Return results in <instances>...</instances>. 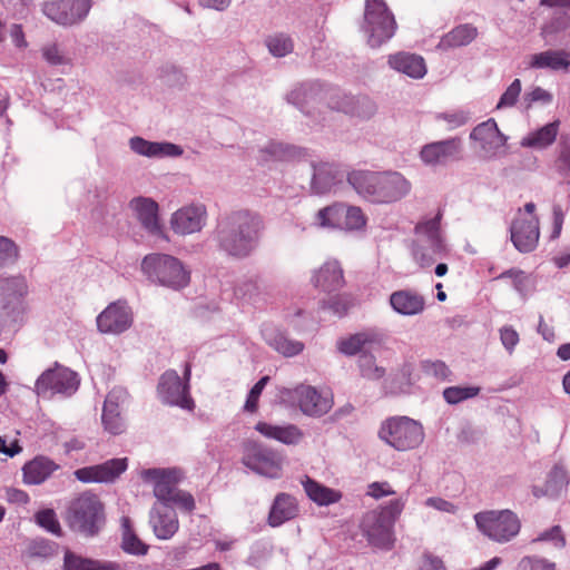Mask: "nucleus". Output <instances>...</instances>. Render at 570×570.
<instances>
[{"instance_id":"obj_1","label":"nucleus","mask_w":570,"mask_h":570,"mask_svg":"<svg viewBox=\"0 0 570 570\" xmlns=\"http://www.w3.org/2000/svg\"><path fill=\"white\" fill-rule=\"evenodd\" d=\"M264 222L249 210H237L222 218L215 230L218 249L227 256L243 259L259 245Z\"/></svg>"},{"instance_id":"obj_2","label":"nucleus","mask_w":570,"mask_h":570,"mask_svg":"<svg viewBox=\"0 0 570 570\" xmlns=\"http://www.w3.org/2000/svg\"><path fill=\"white\" fill-rule=\"evenodd\" d=\"M347 181L361 197L375 204L397 202L411 190V183L397 171L353 170Z\"/></svg>"},{"instance_id":"obj_3","label":"nucleus","mask_w":570,"mask_h":570,"mask_svg":"<svg viewBox=\"0 0 570 570\" xmlns=\"http://www.w3.org/2000/svg\"><path fill=\"white\" fill-rule=\"evenodd\" d=\"M65 521L72 532L81 537H97L106 524L105 505L97 494L86 491L70 501Z\"/></svg>"},{"instance_id":"obj_4","label":"nucleus","mask_w":570,"mask_h":570,"mask_svg":"<svg viewBox=\"0 0 570 570\" xmlns=\"http://www.w3.org/2000/svg\"><path fill=\"white\" fill-rule=\"evenodd\" d=\"M397 23L384 0H365L361 30L371 48H379L393 38Z\"/></svg>"},{"instance_id":"obj_5","label":"nucleus","mask_w":570,"mask_h":570,"mask_svg":"<svg viewBox=\"0 0 570 570\" xmlns=\"http://www.w3.org/2000/svg\"><path fill=\"white\" fill-rule=\"evenodd\" d=\"M379 436L396 451H410L423 443L424 429L409 416H393L382 422Z\"/></svg>"},{"instance_id":"obj_6","label":"nucleus","mask_w":570,"mask_h":570,"mask_svg":"<svg viewBox=\"0 0 570 570\" xmlns=\"http://www.w3.org/2000/svg\"><path fill=\"white\" fill-rule=\"evenodd\" d=\"M474 520L480 532L499 543L511 541L521 528L519 518L510 510L482 511L474 514Z\"/></svg>"},{"instance_id":"obj_7","label":"nucleus","mask_w":570,"mask_h":570,"mask_svg":"<svg viewBox=\"0 0 570 570\" xmlns=\"http://www.w3.org/2000/svg\"><path fill=\"white\" fill-rule=\"evenodd\" d=\"M242 463L253 472L269 479H278L282 475L283 458L272 448L256 441H247L244 444Z\"/></svg>"},{"instance_id":"obj_8","label":"nucleus","mask_w":570,"mask_h":570,"mask_svg":"<svg viewBox=\"0 0 570 570\" xmlns=\"http://www.w3.org/2000/svg\"><path fill=\"white\" fill-rule=\"evenodd\" d=\"M80 384L78 374L58 362L46 370L36 381V392L46 397L49 393L71 395Z\"/></svg>"},{"instance_id":"obj_9","label":"nucleus","mask_w":570,"mask_h":570,"mask_svg":"<svg viewBox=\"0 0 570 570\" xmlns=\"http://www.w3.org/2000/svg\"><path fill=\"white\" fill-rule=\"evenodd\" d=\"M91 0H49L42 3V13L62 27L80 24L91 9Z\"/></svg>"},{"instance_id":"obj_10","label":"nucleus","mask_w":570,"mask_h":570,"mask_svg":"<svg viewBox=\"0 0 570 570\" xmlns=\"http://www.w3.org/2000/svg\"><path fill=\"white\" fill-rule=\"evenodd\" d=\"M321 226L341 230H360L366 225V217L357 206L333 204L317 213Z\"/></svg>"},{"instance_id":"obj_11","label":"nucleus","mask_w":570,"mask_h":570,"mask_svg":"<svg viewBox=\"0 0 570 570\" xmlns=\"http://www.w3.org/2000/svg\"><path fill=\"white\" fill-rule=\"evenodd\" d=\"M141 271L155 284L178 289V259L171 255L153 253L142 258Z\"/></svg>"},{"instance_id":"obj_12","label":"nucleus","mask_w":570,"mask_h":570,"mask_svg":"<svg viewBox=\"0 0 570 570\" xmlns=\"http://www.w3.org/2000/svg\"><path fill=\"white\" fill-rule=\"evenodd\" d=\"M145 483L154 485V495L157 504H178V469L177 468H151L140 472Z\"/></svg>"},{"instance_id":"obj_13","label":"nucleus","mask_w":570,"mask_h":570,"mask_svg":"<svg viewBox=\"0 0 570 570\" xmlns=\"http://www.w3.org/2000/svg\"><path fill=\"white\" fill-rule=\"evenodd\" d=\"M136 219L142 229L158 242H169L165 226L160 223L159 206L153 198L138 196L134 197L129 204Z\"/></svg>"},{"instance_id":"obj_14","label":"nucleus","mask_w":570,"mask_h":570,"mask_svg":"<svg viewBox=\"0 0 570 570\" xmlns=\"http://www.w3.org/2000/svg\"><path fill=\"white\" fill-rule=\"evenodd\" d=\"M392 521L375 510L364 514L361 530L367 542L380 549L390 550L395 541Z\"/></svg>"},{"instance_id":"obj_15","label":"nucleus","mask_w":570,"mask_h":570,"mask_svg":"<svg viewBox=\"0 0 570 570\" xmlns=\"http://www.w3.org/2000/svg\"><path fill=\"white\" fill-rule=\"evenodd\" d=\"M462 153V142L458 137L425 144L420 150L421 161L432 168L444 167L459 160Z\"/></svg>"},{"instance_id":"obj_16","label":"nucleus","mask_w":570,"mask_h":570,"mask_svg":"<svg viewBox=\"0 0 570 570\" xmlns=\"http://www.w3.org/2000/svg\"><path fill=\"white\" fill-rule=\"evenodd\" d=\"M470 139L479 146L484 159H493L503 153L507 137L500 131L497 121L490 118L473 128Z\"/></svg>"},{"instance_id":"obj_17","label":"nucleus","mask_w":570,"mask_h":570,"mask_svg":"<svg viewBox=\"0 0 570 570\" xmlns=\"http://www.w3.org/2000/svg\"><path fill=\"white\" fill-rule=\"evenodd\" d=\"M131 325L132 312L126 301L110 303L97 316V327L104 334H120Z\"/></svg>"},{"instance_id":"obj_18","label":"nucleus","mask_w":570,"mask_h":570,"mask_svg":"<svg viewBox=\"0 0 570 570\" xmlns=\"http://www.w3.org/2000/svg\"><path fill=\"white\" fill-rule=\"evenodd\" d=\"M127 459H110L100 464L83 466L75 471V476L83 483H112L127 470Z\"/></svg>"},{"instance_id":"obj_19","label":"nucleus","mask_w":570,"mask_h":570,"mask_svg":"<svg viewBox=\"0 0 570 570\" xmlns=\"http://www.w3.org/2000/svg\"><path fill=\"white\" fill-rule=\"evenodd\" d=\"M327 105L331 109L363 119H368L376 112V105L371 98L366 96L354 97L340 90H335L331 95Z\"/></svg>"},{"instance_id":"obj_20","label":"nucleus","mask_w":570,"mask_h":570,"mask_svg":"<svg viewBox=\"0 0 570 570\" xmlns=\"http://www.w3.org/2000/svg\"><path fill=\"white\" fill-rule=\"evenodd\" d=\"M510 234L514 247L520 253L532 252L540 236L539 218L537 216L515 218L511 224Z\"/></svg>"},{"instance_id":"obj_21","label":"nucleus","mask_w":570,"mask_h":570,"mask_svg":"<svg viewBox=\"0 0 570 570\" xmlns=\"http://www.w3.org/2000/svg\"><path fill=\"white\" fill-rule=\"evenodd\" d=\"M527 68L551 72H570V51L566 49H547L527 58Z\"/></svg>"},{"instance_id":"obj_22","label":"nucleus","mask_w":570,"mask_h":570,"mask_svg":"<svg viewBox=\"0 0 570 570\" xmlns=\"http://www.w3.org/2000/svg\"><path fill=\"white\" fill-rule=\"evenodd\" d=\"M295 397L299 410L307 416L321 417L333 406L331 395L321 394L315 387L301 385L295 389Z\"/></svg>"},{"instance_id":"obj_23","label":"nucleus","mask_w":570,"mask_h":570,"mask_svg":"<svg viewBox=\"0 0 570 570\" xmlns=\"http://www.w3.org/2000/svg\"><path fill=\"white\" fill-rule=\"evenodd\" d=\"M313 177L311 187L317 195L330 193L334 187L342 184L350 173H347L341 165L321 163L313 164Z\"/></svg>"},{"instance_id":"obj_24","label":"nucleus","mask_w":570,"mask_h":570,"mask_svg":"<svg viewBox=\"0 0 570 570\" xmlns=\"http://www.w3.org/2000/svg\"><path fill=\"white\" fill-rule=\"evenodd\" d=\"M150 524L157 538H171L178 530L175 505L155 504L150 511Z\"/></svg>"},{"instance_id":"obj_25","label":"nucleus","mask_w":570,"mask_h":570,"mask_svg":"<svg viewBox=\"0 0 570 570\" xmlns=\"http://www.w3.org/2000/svg\"><path fill=\"white\" fill-rule=\"evenodd\" d=\"M390 305L402 316H415L424 312L425 298L414 289H399L390 295Z\"/></svg>"},{"instance_id":"obj_26","label":"nucleus","mask_w":570,"mask_h":570,"mask_svg":"<svg viewBox=\"0 0 570 570\" xmlns=\"http://www.w3.org/2000/svg\"><path fill=\"white\" fill-rule=\"evenodd\" d=\"M334 91L335 90H332L328 94H324L322 87L318 83L306 82L301 83L292 89L286 99L289 104L296 106L303 112L308 114V111L305 109L308 105H318L326 98L330 101V97Z\"/></svg>"},{"instance_id":"obj_27","label":"nucleus","mask_w":570,"mask_h":570,"mask_svg":"<svg viewBox=\"0 0 570 570\" xmlns=\"http://www.w3.org/2000/svg\"><path fill=\"white\" fill-rule=\"evenodd\" d=\"M255 430L263 436L278 441L285 445H297L304 439V432L295 424L275 425L259 421Z\"/></svg>"},{"instance_id":"obj_28","label":"nucleus","mask_w":570,"mask_h":570,"mask_svg":"<svg viewBox=\"0 0 570 570\" xmlns=\"http://www.w3.org/2000/svg\"><path fill=\"white\" fill-rule=\"evenodd\" d=\"M315 287L326 293L341 289L344 286L343 269L337 261L325 262L312 277Z\"/></svg>"},{"instance_id":"obj_29","label":"nucleus","mask_w":570,"mask_h":570,"mask_svg":"<svg viewBox=\"0 0 570 570\" xmlns=\"http://www.w3.org/2000/svg\"><path fill=\"white\" fill-rule=\"evenodd\" d=\"M207 223V209L200 202L180 207V235L199 233Z\"/></svg>"},{"instance_id":"obj_30","label":"nucleus","mask_w":570,"mask_h":570,"mask_svg":"<svg viewBox=\"0 0 570 570\" xmlns=\"http://www.w3.org/2000/svg\"><path fill=\"white\" fill-rule=\"evenodd\" d=\"M540 36L547 42L570 37V13L561 9L553 11L541 24Z\"/></svg>"},{"instance_id":"obj_31","label":"nucleus","mask_w":570,"mask_h":570,"mask_svg":"<svg viewBox=\"0 0 570 570\" xmlns=\"http://www.w3.org/2000/svg\"><path fill=\"white\" fill-rule=\"evenodd\" d=\"M129 147L134 153L148 158H166L178 156V145L165 141H149L139 136H135L129 139Z\"/></svg>"},{"instance_id":"obj_32","label":"nucleus","mask_w":570,"mask_h":570,"mask_svg":"<svg viewBox=\"0 0 570 570\" xmlns=\"http://www.w3.org/2000/svg\"><path fill=\"white\" fill-rule=\"evenodd\" d=\"M297 513L298 507L295 498L288 493H278L271 507L267 523L273 528H277L294 519Z\"/></svg>"},{"instance_id":"obj_33","label":"nucleus","mask_w":570,"mask_h":570,"mask_svg":"<svg viewBox=\"0 0 570 570\" xmlns=\"http://www.w3.org/2000/svg\"><path fill=\"white\" fill-rule=\"evenodd\" d=\"M389 65L394 70L413 79H421L426 73L425 61L421 56L410 52H399L389 57Z\"/></svg>"},{"instance_id":"obj_34","label":"nucleus","mask_w":570,"mask_h":570,"mask_svg":"<svg viewBox=\"0 0 570 570\" xmlns=\"http://www.w3.org/2000/svg\"><path fill=\"white\" fill-rule=\"evenodd\" d=\"M415 233L425 237L434 255L443 256L446 253V245L441 235V214L415 226Z\"/></svg>"},{"instance_id":"obj_35","label":"nucleus","mask_w":570,"mask_h":570,"mask_svg":"<svg viewBox=\"0 0 570 570\" xmlns=\"http://www.w3.org/2000/svg\"><path fill=\"white\" fill-rule=\"evenodd\" d=\"M262 161H289L306 155V150L293 145L271 140L259 149Z\"/></svg>"},{"instance_id":"obj_36","label":"nucleus","mask_w":570,"mask_h":570,"mask_svg":"<svg viewBox=\"0 0 570 570\" xmlns=\"http://www.w3.org/2000/svg\"><path fill=\"white\" fill-rule=\"evenodd\" d=\"M118 400L119 395L116 390L109 392L106 396L101 415L105 430L114 435H118L125 430V423L120 415Z\"/></svg>"},{"instance_id":"obj_37","label":"nucleus","mask_w":570,"mask_h":570,"mask_svg":"<svg viewBox=\"0 0 570 570\" xmlns=\"http://www.w3.org/2000/svg\"><path fill=\"white\" fill-rule=\"evenodd\" d=\"M58 464L46 456H36L27 462L23 468V482L27 484L43 483L56 470Z\"/></svg>"},{"instance_id":"obj_38","label":"nucleus","mask_w":570,"mask_h":570,"mask_svg":"<svg viewBox=\"0 0 570 570\" xmlns=\"http://www.w3.org/2000/svg\"><path fill=\"white\" fill-rule=\"evenodd\" d=\"M28 294V284L22 275L0 277V297L3 308L19 303Z\"/></svg>"},{"instance_id":"obj_39","label":"nucleus","mask_w":570,"mask_h":570,"mask_svg":"<svg viewBox=\"0 0 570 570\" xmlns=\"http://www.w3.org/2000/svg\"><path fill=\"white\" fill-rule=\"evenodd\" d=\"M307 497L317 505H330L342 499V493L306 476L302 482Z\"/></svg>"},{"instance_id":"obj_40","label":"nucleus","mask_w":570,"mask_h":570,"mask_svg":"<svg viewBox=\"0 0 570 570\" xmlns=\"http://www.w3.org/2000/svg\"><path fill=\"white\" fill-rule=\"evenodd\" d=\"M478 37V29L471 23H462L445 33L440 47L443 49L459 48L470 45Z\"/></svg>"},{"instance_id":"obj_41","label":"nucleus","mask_w":570,"mask_h":570,"mask_svg":"<svg viewBox=\"0 0 570 570\" xmlns=\"http://www.w3.org/2000/svg\"><path fill=\"white\" fill-rule=\"evenodd\" d=\"M264 337L271 347L286 357L298 355L304 350L301 341L292 340L282 332L265 330Z\"/></svg>"},{"instance_id":"obj_42","label":"nucleus","mask_w":570,"mask_h":570,"mask_svg":"<svg viewBox=\"0 0 570 570\" xmlns=\"http://www.w3.org/2000/svg\"><path fill=\"white\" fill-rule=\"evenodd\" d=\"M559 120L549 122L541 127L540 129L530 132L525 136L521 145L523 147L543 149L548 146L552 145L556 141L558 131H559Z\"/></svg>"},{"instance_id":"obj_43","label":"nucleus","mask_w":570,"mask_h":570,"mask_svg":"<svg viewBox=\"0 0 570 570\" xmlns=\"http://www.w3.org/2000/svg\"><path fill=\"white\" fill-rule=\"evenodd\" d=\"M264 45L274 58H284L294 51L295 42L289 33L276 31L264 39Z\"/></svg>"},{"instance_id":"obj_44","label":"nucleus","mask_w":570,"mask_h":570,"mask_svg":"<svg viewBox=\"0 0 570 570\" xmlns=\"http://www.w3.org/2000/svg\"><path fill=\"white\" fill-rule=\"evenodd\" d=\"M65 570H119V566L112 562H99L82 558L71 551H66L63 559Z\"/></svg>"},{"instance_id":"obj_45","label":"nucleus","mask_w":570,"mask_h":570,"mask_svg":"<svg viewBox=\"0 0 570 570\" xmlns=\"http://www.w3.org/2000/svg\"><path fill=\"white\" fill-rule=\"evenodd\" d=\"M157 392L164 404L178 405V374L175 370H168L160 376Z\"/></svg>"},{"instance_id":"obj_46","label":"nucleus","mask_w":570,"mask_h":570,"mask_svg":"<svg viewBox=\"0 0 570 570\" xmlns=\"http://www.w3.org/2000/svg\"><path fill=\"white\" fill-rule=\"evenodd\" d=\"M568 483L569 479L566 469L560 464H556L549 472L544 490L541 493L549 497H558L568 487Z\"/></svg>"},{"instance_id":"obj_47","label":"nucleus","mask_w":570,"mask_h":570,"mask_svg":"<svg viewBox=\"0 0 570 570\" xmlns=\"http://www.w3.org/2000/svg\"><path fill=\"white\" fill-rule=\"evenodd\" d=\"M370 342V336L366 333H356L337 341V350L346 356H354L356 354L361 355L362 353H365V345Z\"/></svg>"},{"instance_id":"obj_48","label":"nucleus","mask_w":570,"mask_h":570,"mask_svg":"<svg viewBox=\"0 0 570 570\" xmlns=\"http://www.w3.org/2000/svg\"><path fill=\"white\" fill-rule=\"evenodd\" d=\"M479 386H449L443 391V397L449 404H458L479 395Z\"/></svg>"},{"instance_id":"obj_49","label":"nucleus","mask_w":570,"mask_h":570,"mask_svg":"<svg viewBox=\"0 0 570 570\" xmlns=\"http://www.w3.org/2000/svg\"><path fill=\"white\" fill-rule=\"evenodd\" d=\"M126 529L122 534V543L121 548L125 552L135 554V556H144L148 551V546L145 544L129 528L127 524L129 522L128 519H125Z\"/></svg>"},{"instance_id":"obj_50","label":"nucleus","mask_w":570,"mask_h":570,"mask_svg":"<svg viewBox=\"0 0 570 570\" xmlns=\"http://www.w3.org/2000/svg\"><path fill=\"white\" fill-rule=\"evenodd\" d=\"M361 375L367 380H380L385 375L384 367L375 364V357L371 353H362L358 357Z\"/></svg>"},{"instance_id":"obj_51","label":"nucleus","mask_w":570,"mask_h":570,"mask_svg":"<svg viewBox=\"0 0 570 570\" xmlns=\"http://www.w3.org/2000/svg\"><path fill=\"white\" fill-rule=\"evenodd\" d=\"M421 368L425 376L438 381H448L452 374L449 366L441 360H424L421 362Z\"/></svg>"},{"instance_id":"obj_52","label":"nucleus","mask_w":570,"mask_h":570,"mask_svg":"<svg viewBox=\"0 0 570 570\" xmlns=\"http://www.w3.org/2000/svg\"><path fill=\"white\" fill-rule=\"evenodd\" d=\"M435 119L444 121L449 130H454L470 121L471 112L465 109H452L438 114Z\"/></svg>"},{"instance_id":"obj_53","label":"nucleus","mask_w":570,"mask_h":570,"mask_svg":"<svg viewBox=\"0 0 570 570\" xmlns=\"http://www.w3.org/2000/svg\"><path fill=\"white\" fill-rule=\"evenodd\" d=\"M58 544L46 540V539H39L33 540L28 546V556L30 558H41V559H48L57 554Z\"/></svg>"},{"instance_id":"obj_54","label":"nucleus","mask_w":570,"mask_h":570,"mask_svg":"<svg viewBox=\"0 0 570 570\" xmlns=\"http://www.w3.org/2000/svg\"><path fill=\"white\" fill-rule=\"evenodd\" d=\"M37 523L48 532L60 537L62 534L57 514L52 509H45L36 513Z\"/></svg>"},{"instance_id":"obj_55","label":"nucleus","mask_w":570,"mask_h":570,"mask_svg":"<svg viewBox=\"0 0 570 570\" xmlns=\"http://www.w3.org/2000/svg\"><path fill=\"white\" fill-rule=\"evenodd\" d=\"M18 258L19 247L17 244L6 236H0V267L14 264Z\"/></svg>"},{"instance_id":"obj_56","label":"nucleus","mask_w":570,"mask_h":570,"mask_svg":"<svg viewBox=\"0 0 570 570\" xmlns=\"http://www.w3.org/2000/svg\"><path fill=\"white\" fill-rule=\"evenodd\" d=\"M521 92L520 79H514L499 99L497 109L513 107Z\"/></svg>"},{"instance_id":"obj_57","label":"nucleus","mask_w":570,"mask_h":570,"mask_svg":"<svg viewBox=\"0 0 570 570\" xmlns=\"http://www.w3.org/2000/svg\"><path fill=\"white\" fill-rule=\"evenodd\" d=\"M518 570H556V563L540 557H523Z\"/></svg>"},{"instance_id":"obj_58","label":"nucleus","mask_w":570,"mask_h":570,"mask_svg":"<svg viewBox=\"0 0 570 570\" xmlns=\"http://www.w3.org/2000/svg\"><path fill=\"white\" fill-rule=\"evenodd\" d=\"M549 541L551 542L556 548L562 549L566 546V539L562 533L560 525H553L549 530H546L541 532L537 538L532 540L533 543L535 542H544Z\"/></svg>"},{"instance_id":"obj_59","label":"nucleus","mask_w":570,"mask_h":570,"mask_svg":"<svg viewBox=\"0 0 570 570\" xmlns=\"http://www.w3.org/2000/svg\"><path fill=\"white\" fill-rule=\"evenodd\" d=\"M268 381L269 376H263L250 389L244 405L245 411L255 412L257 410L259 396Z\"/></svg>"},{"instance_id":"obj_60","label":"nucleus","mask_w":570,"mask_h":570,"mask_svg":"<svg viewBox=\"0 0 570 570\" xmlns=\"http://www.w3.org/2000/svg\"><path fill=\"white\" fill-rule=\"evenodd\" d=\"M351 306V301L345 296H334L323 302L322 308L330 309L334 315L344 316Z\"/></svg>"},{"instance_id":"obj_61","label":"nucleus","mask_w":570,"mask_h":570,"mask_svg":"<svg viewBox=\"0 0 570 570\" xmlns=\"http://www.w3.org/2000/svg\"><path fill=\"white\" fill-rule=\"evenodd\" d=\"M527 108H530L532 104L540 102L542 105H549L553 100V95L543 89L542 87H534L531 91L527 92L523 97Z\"/></svg>"},{"instance_id":"obj_62","label":"nucleus","mask_w":570,"mask_h":570,"mask_svg":"<svg viewBox=\"0 0 570 570\" xmlns=\"http://www.w3.org/2000/svg\"><path fill=\"white\" fill-rule=\"evenodd\" d=\"M405 507V500L402 498L391 500L385 507L380 510H375L377 513H382L389 520L392 521L394 525L396 519L401 515L403 509Z\"/></svg>"},{"instance_id":"obj_63","label":"nucleus","mask_w":570,"mask_h":570,"mask_svg":"<svg viewBox=\"0 0 570 570\" xmlns=\"http://www.w3.org/2000/svg\"><path fill=\"white\" fill-rule=\"evenodd\" d=\"M500 341L507 352L512 354L520 338L518 332L510 325L500 328Z\"/></svg>"},{"instance_id":"obj_64","label":"nucleus","mask_w":570,"mask_h":570,"mask_svg":"<svg viewBox=\"0 0 570 570\" xmlns=\"http://www.w3.org/2000/svg\"><path fill=\"white\" fill-rule=\"evenodd\" d=\"M413 256L415 262L419 263L421 267H430L436 261V258L441 257L434 255L430 248V245L415 247L413 250Z\"/></svg>"}]
</instances>
